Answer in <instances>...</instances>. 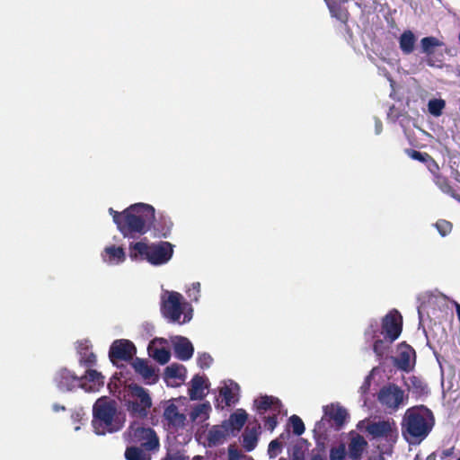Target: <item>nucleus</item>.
Wrapping results in <instances>:
<instances>
[{
	"label": "nucleus",
	"mask_w": 460,
	"mask_h": 460,
	"mask_svg": "<svg viewBox=\"0 0 460 460\" xmlns=\"http://www.w3.org/2000/svg\"><path fill=\"white\" fill-rule=\"evenodd\" d=\"M416 43V37L411 31H403L399 38V46L402 52L409 55L413 52Z\"/></svg>",
	"instance_id": "c85d7f7f"
},
{
	"label": "nucleus",
	"mask_w": 460,
	"mask_h": 460,
	"mask_svg": "<svg viewBox=\"0 0 460 460\" xmlns=\"http://www.w3.org/2000/svg\"><path fill=\"white\" fill-rule=\"evenodd\" d=\"M310 460H324L323 456L320 454L313 455Z\"/></svg>",
	"instance_id": "864d4df0"
},
{
	"label": "nucleus",
	"mask_w": 460,
	"mask_h": 460,
	"mask_svg": "<svg viewBox=\"0 0 460 460\" xmlns=\"http://www.w3.org/2000/svg\"><path fill=\"white\" fill-rule=\"evenodd\" d=\"M53 381L57 388L61 392H71L78 387H83V377H79L66 367L59 368L54 375Z\"/></svg>",
	"instance_id": "9b49d317"
},
{
	"label": "nucleus",
	"mask_w": 460,
	"mask_h": 460,
	"mask_svg": "<svg viewBox=\"0 0 460 460\" xmlns=\"http://www.w3.org/2000/svg\"><path fill=\"white\" fill-rule=\"evenodd\" d=\"M367 445V443L362 436L358 435L353 438L349 445V457L353 460H360Z\"/></svg>",
	"instance_id": "cd10ccee"
},
{
	"label": "nucleus",
	"mask_w": 460,
	"mask_h": 460,
	"mask_svg": "<svg viewBox=\"0 0 460 460\" xmlns=\"http://www.w3.org/2000/svg\"><path fill=\"white\" fill-rule=\"evenodd\" d=\"M88 369L85 372V375L83 377V380L85 379L88 382L93 384V388L94 390H99L101 387L104 385V376L101 372H98L95 369H91V367H87Z\"/></svg>",
	"instance_id": "473e14b6"
},
{
	"label": "nucleus",
	"mask_w": 460,
	"mask_h": 460,
	"mask_svg": "<svg viewBox=\"0 0 460 460\" xmlns=\"http://www.w3.org/2000/svg\"><path fill=\"white\" fill-rule=\"evenodd\" d=\"M454 447H450V448H447V449H444L442 452H441V458L442 459H445L447 457H449L451 456L453 454H454Z\"/></svg>",
	"instance_id": "3c124183"
},
{
	"label": "nucleus",
	"mask_w": 460,
	"mask_h": 460,
	"mask_svg": "<svg viewBox=\"0 0 460 460\" xmlns=\"http://www.w3.org/2000/svg\"><path fill=\"white\" fill-rule=\"evenodd\" d=\"M367 432L373 438H390L393 434V424L389 420H379L369 423Z\"/></svg>",
	"instance_id": "aec40b11"
},
{
	"label": "nucleus",
	"mask_w": 460,
	"mask_h": 460,
	"mask_svg": "<svg viewBox=\"0 0 460 460\" xmlns=\"http://www.w3.org/2000/svg\"><path fill=\"white\" fill-rule=\"evenodd\" d=\"M142 447H128L125 450L126 460H151L150 454L146 453Z\"/></svg>",
	"instance_id": "2f4dec72"
},
{
	"label": "nucleus",
	"mask_w": 460,
	"mask_h": 460,
	"mask_svg": "<svg viewBox=\"0 0 460 460\" xmlns=\"http://www.w3.org/2000/svg\"><path fill=\"white\" fill-rule=\"evenodd\" d=\"M102 258L105 261H109L110 263H119L125 261L126 255L122 247L111 245L104 249Z\"/></svg>",
	"instance_id": "bb28decb"
},
{
	"label": "nucleus",
	"mask_w": 460,
	"mask_h": 460,
	"mask_svg": "<svg viewBox=\"0 0 460 460\" xmlns=\"http://www.w3.org/2000/svg\"><path fill=\"white\" fill-rule=\"evenodd\" d=\"M408 390L416 396H421L428 394L427 385L418 376H412L409 377L406 383Z\"/></svg>",
	"instance_id": "7c9ffc66"
},
{
	"label": "nucleus",
	"mask_w": 460,
	"mask_h": 460,
	"mask_svg": "<svg viewBox=\"0 0 460 460\" xmlns=\"http://www.w3.org/2000/svg\"><path fill=\"white\" fill-rule=\"evenodd\" d=\"M91 348L92 345L88 340L77 342V352L80 356L79 362L86 367H93L97 361L96 355L91 351Z\"/></svg>",
	"instance_id": "6ab92c4d"
},
{
	"label": "nucleus",
	"mask_w": 460,
	"mask_h": 460,
	"mask_svg": "<svg viewBox=\"0 0 460 460\" xmlns=\"http://www.w3.org/2000/svg\"><path fill=\"white\" fill-rule=\"evenodd\" d=\"M248 414L243 409H238L230 414L228 420H224L228 431L233 435L239 432L247 421Z\"/></svg>",
	"instance_id": "a211bd4d"
},
{
	"label": "nucleus",
	"mask_w": 460,
	"mask_h": 460,
	"mask_svg": "<svg viewBox=\"0 0 460 460\" xmlns=\"http://www.w3.org/2000/svg\"><path fill=\"white\" fill-rule=\"evenodd\" d=\"M330 10V13L332 17H335L337 20L341 22L342 23H347L349 20V11L345 7V4L348 0H325Z\"/></svg>",
	"instance_id": "5701e85b"
},
{
	"label": "nucleus",
	"mask_w": 460,
	"mask_h": 460,
	"mask_svg": "<svg viewBox=\"0 0 460 460\" xmlns=\"http://www.w3.org/2000/svg\"><path fill=\"white\" fill-rule=\"evenodd\" d=\"M256 411L260 415H263L267 411H273L279 413L281 402L279 399L270 395H263L254 401Z\"/></svg>",
	"instance_id": "dca6fc26"
},
{
	"label": "nucleus",
	"mask_w": 460,
	"mask_h": 460,
	"mask_svg": "<svg viewBox=\"0 0 460 460\" xmlns=\"http://www.w3.org/2000/svg\"><path fill=\"white\" fill-rule=\"evenodd\" d=\"M163 418L169 429L177 430L185 425L186 416L179 411L174 403H170L164 408Z\"/></svg>",
	"instance_id": "4468645a"
},
{
	"label": "nucleus",
	"mask_w": 460,
	"mask_h": 460,
	"mask_svg": "<svg viewBox=\"0 0 460 460\" xmlns=\"http://www.w3.org/2000/svg\"><path fill=\"white\" fill-rule=\"evenodd\" d=\"M291 460H305V454L299 448H295L293 450Z\"/></svg>",
	"instance_id": "8fccbe9b"
},
{
	"label": "nucleus",
	"mask_w": 460,
	"mask_h": 460,
	"mask_svg": "<svg viewBox=\"0 0 460 460\" xmlns=\"http://www.w3.org/2000/svg\"><path fill=\"white\" fill-rule=\"evenodd\" d=\"M408 154L412 159L420 162H426L428 159L430 158L429 155H428L427 153H421L420 151L413 149H410L408 151Z\"/></svg>",
	"instance_id": "49530a36"
},
{
	"label": "nucleus",
	"mask_w": 460,
	"mask_h": 460,
	"mask_svg": "<svg viewBox=\"0 0 460 460\" xmlns=\"http://www.w3.org/2000/svg\"><path fill=\"white\" fill-rule=\"evenodd\" d=\"M125 436L129 443L140 444L146 451L155 450L160 446L155 431L149 427H144L137 421H133L129 425Z\"/></svg>",
	"instance_id": "423d86ee"
},
{
	"label": "nucleus",
	"mask_w": 460,
	"mask_h": 460,
	"mask_svg": "<svg viewBox=\"0 0 460 460\" xmlns=\"http://www.w3.org/2000/svg\"><path fill=\"white\" fill-rule=\"evenodd\" d=\"M435 226L442 236L447 235L453 228L452 223L445 219L438 220Z\"/></svg>",
	"instance_id": "58836bf2"
},
{
	"label": "nucleus",
	"mask_w": 460,
	"mask_h": 460,
	"mask_svg": "<svg viewBox=\"0 0 460 460\" xmlns=\"http://www.w3.org/2000/svg\"><path fill=\"white\" fill-rule=\"evenodd\" d=\"M136 352L137 349L132 341L124 339L116 340L110 347L109 357L111 361L115 359L129 361Z\"/></svg>",
	"instance_id": "f8f14e48"
},
{
	"label": "nucleus",
	"mask_w": 460,
	"mask_h": 460,
	"mask_svg": "<svg viewBox=\"0 0 460 460\" xmlns=\"http://www.w3.org/2000/svg\"><path fill=\"white\" fill-rule=\"evenodd\" d=\"M123 405L130 416L144 419L152 406V399L147 391L137 385L128 386L122 399Z\"/></svg>",
	"instance_id": "39448f33"
},
{
	"label": "nucleus",
	"mask_w": 460,
	"mask_h": 460,
	"mask_svg": "<svg viewBox=\"0 0 460 460\" xmlns=\"http://www.w3.org/2000/svg\"><path fill=\"white\" fill-rule=\"evenodd\" d=\"M279 413L274 412L273 415L264 418V427L270 431H273L278 424L277 415Z\"/></svg>",
	"instance_id": "c03bdc74"
},
{
	"label": "nucleus",
	"mask_w": 460,
	"mask_h": 460,
	"mask_svg": "<svg viewBox=\"0 0 460 460\" xmlns=\"http://www.w3.org/2000/svg\"><path fill=\"white\" fill-rule=\"evenodd\" d=\"M346 456V449L343 444L332 447L330 450V460H343Z\"/></svg>",
	"instance_id": "ea45409f"
},
{
	"label": "nucleus",
	"mask_w": 460,
	"mask_h": 460,
	"mask_svg": "<svg viewBox=\"0 0 460 460\" xmlns=\"http://www.w3.org/2000/svg\"><path fill=\"white\" fill-rule=\"evenodd\" d=\"M261 426L257 424L254 427H246L242 438H243V447L247 452L252 451L258 444L259 434H260Z\"/></svg>",
	"instance_id": "b1692460"
},
{
	"label": "nucleus",
	"mask_w": 460,
	"mask_h": 460,
	"mask_svg": "<svg viewBox=\"0 0 460 460\" xmlns=\"http://www.w3.org/2000/svg\"><path fill=\"white\" fill-rule=\"evenodd\" d=\"M426 460H436V454L435 453H431L430 455H429L427 456Z\"/></svg>",
	"instance_id": "5fc2aeb1"
},
{
	"label": "nucleus",
	"mask_w": 460,
	"mask_h": 460,
	"mask_svg": "<svg viewBox=\"0 0 460 460\" xmlns=\"http://www.w3.org/2000/svg\"><path fill=\"white\" fill-rule=\"evenodd\" d=\"M321 422L316 423V427L320 428Z\"/></svg>",
	"instance_id": "052dcab7"
},
{
	"label": "nucleus",
	"mask_w": 460,
	"mask_h": 460,
	"mask_svg": "<svg viewBox=\"0 0 460 460\" xmlns=\"http://www.w3.org/2000/svg\"><path fill=\"white\" fill-rule=\"evenodd\" d=\"M402 331V316L396 309L391 310L381 321L379 334L396 341Z\"/></svg>",
	"instance_id": "1a4fd4ad"
},
{
	"label": "nucleus",
	"mask_w": 460,
	"mask_h": 460,
	"mask_svg": "<svg viewBox=\"0 0 460 460\" xmlns=\"http://www.w3.org/2000/svg\"><path fill=\"white\" fill-rule=\"evenodd\" d=\"M445 106L446 102L443 99H432L428 103V110L431 115L439 117L443 113Z\"/></svg>",
	"instance_id": "f704fd0d"
},
{
	"label": "nucleus",
	"mask_w": 460,
	"mask_h": 460,
	"mask_svg": "<svg viewBox=\"0 0 460 460\" xmlns=\"http://www.w3.org/2000/svg\"><path fill=\"white\" fill-rule=\"evenodd\" d=\"M219 394L223 397L226 406H230L232 403H234L237 401L234 399L232 388L227 385H225L220 389Z\"/></svg>",
	"instance_id": "4c0bfd02"
},
{
	"label": "nucleus",
	"mask_w": 460,
	"mask_h": 460,
	"mask_svg": "<svg viewBox=\"0 0 460 460\" xmlns=\"http://www.w3.org/2000/svg\"><path fill=\"white\" fill-rule=\"evenodd\" d=\"M164 377L166 379L168 378H181V367L177 364H172L171 366H168L164 369Z\"/></svg>",
	"instance_id": "a19ab883"
},
{
	"label": "nucleus",
	"mask_w": 460,
	"mask_h": 460,
	"mask_svg": "<svg viewBox=\"0 0 460 460\" xmlns=\"http://www.w3.org/2000/svg\"><path fill=\"white\" fill-rule=\"evenodd\" d=\"M226 426L222 422L220 425H214L208 430L207 435V442L208 447H217L225 442L229 436Z\"/></svg>",
	"instance_id": "412c9836"
},
{
	"label": "nucleus",
	"mask_w": 460,
	"mask_h": 460,
	"mask_svg": "<svg viewBox=\"0 0 460 460\" xmlns=\"http://www.w3.org/2000/svg\"><path fill=\"white\" fill-rule=\"evenodd\" d=\"M153 358L161 365L166 364L171 358V353L164 348L156 349Z\"/></svg>",
	"instance_id": "e433bc0d"
},
{
	"label": "nucleus",
	"mask_w": 460,
	"mask_h": 460,
	"mask_svg": "<svg viewBox=\"0 0 460 460\" xmlns=\"http://www.w3.org/2000/svg\"><path fill=\"white\" fill-rule=\"evenodd\" d=\"M289 422L292 427V431L296 436H301L305 432V424L299 416L292 415L289 418Z\"/></svg>",
	"instance_id": "c9c22d12"
},
{
	"label": "nucleus",
	"mask_w": 460,
	"mask_h": 460,
	"mask_svg": "<svg viewBox=\"0 0 460 460\" xmlns=\"http://www.w3.org/2000/svg\"><path fill=\"white\" fill-rule=\"evenodd\" d=\"M379 402L386 408L397 410L404 399V392L395 384L383 386L377 395Z\"/></svg>",
	"instance_id": "9d476101"
},
{
	"label": "nucleus",
	"mask_w": 460,
	"mask_h": 460,
	"mask_svg": "<svg viewBox=\"0 0 460 460\" xmlns=\"http://www.w3.org/2000/svg\"><path fill=\"white\" fill-rule=\"evenodd\" d=\"M53 410H54L55 411H65V410H66V408H65V406H63V405L54 404V405H53Z\"/></svg>",
	"instance_id": "603ef678"
},
{
	"label": "nucleus",
	"mask_w": 460,
	"mask_h": 460,
	"mask_svg": "<svg viewBox=\"0 0 460 460\" xmlns=\"http://www.w3.org/2000/svg\"><path fill=\"white\" fill-rule=\"evenodd\" d=\"M126 415L118 408L115 400L101 397L93 406L92 426L97 435L119 431L125 424Z\"/></svg>",
	"instance_id": "f03ea898"
},
{
	"label": "nucleus",
	"mask_w": 460,
	"mask_h": 460,
	"mask_svg": "<svg viewBox=\"0 0 460 460\" xmlns=\"http://www.w3.org/2000/svg\"><path fill=\"white\" fill-rule=\"evenodd\" d=\"M213 362V358L208 353H202L198 358V365L201 368H208Z\"/></svg>",
	"instance_id": "37998d69"
},
{
	"label": "nucleus",
	"mask_w": 460,
	"mask_h": 460,
	"mask_svg": "<svg viewBox=\"0 0 460 460\" xmlns=\"http://www.w3.org/2000/svg\"><path fill=\"white\" fill-rule=\"evenodd\" d=\"M444 43L440 41L438 39L433 36L425 37L420 40V46L422 52L426 55L425 62L429 66L435 67L440 66V65L437 64L434 59V49L436 47H441Z\"/></svg>",
	"instance_id": "2eb2a0df"
},
{
	"label": "nucleus",
	"mask_w": 460,
	"mask_h": 460,
	"mask_svg": "<svg viewBox=\"0 0 460 460\" xmlns=\"http://www.w3.org/2000/svg\"><path fill=\"white\" fill-rule=\"evenodd\" d=\"M190 320V317H188L187 314L184 315V318H183V322L182 323H187Z\"/></svg>",
	"instance_id": "6e6d98bb"
},
{
	"label": "nucleus",
	"mask_w": 460,
	"mask_h": 460,
	"mask_svg": "<svg viewBox=\"0 0 460 460\" xmlns=\"http://www.w3.org/2000/svg\"><path fill=\"white\" fill-rule=\"evenodd\" d=\"M435 426V416L424 405L408 408L402 417L401 427L404 439L411 445L420 444Z\"/></svg>",
	"instance_id": "f257e3e1"
},
{
	"label": "nucleus",
	"mask_w": 460,
	"mask_h": 460,
	"mask_svg": "<svg viewBox=\"0 0 460 460\" xmlns=\"http://www.w3.org/2000/svg\"><path fill=\"white\" fill-rule=\"evenodd\" d=\"M243 456L238 449L233 447H228V460H241Z\"/></svg>",
	"instance_id": "de8ad7c7"
},
{
	"label": "nucleus",
	"mask_w": 460,
	"mask_h": 460,
	"mask_svg": "<svg viewBox=\"0 0 460 460\" xmlns=\"http://www.w3.org/2000/svg\"><path fill=\"white\" fill-rule=\"evenodd\" d=\"M207 378L204 376L195 375L190 381V387L189 388V395L191 400H201L204 398V389Z\"/></svg>",
	"instance_id": "393cba45"
},
{
	"label": "nucleus",
	"mask_w": 460,
	"mask_h": 460,
	"mask_svg": "<svg viewBox=\"0 0 460 460\" xmlns=\"http://www.w3.org/2000/svg\"><path fill=\"white\" fill-rule=\"evenodd\" d=\"M193 460H201V457H199V456H196V457H194V459H193Z\"/></svg>",
	"instance_id": "13d9d810"
},
{
	"label": "nucleus",
	"mask_w": 460,
	"mask_h": 460,
	"mask_svg": "<svg viewBox=\"0 0 460 460\" xmlns=\"http://www.w3.org/2000/svg\"><path fill=\"white\" fill-rule=\"evenodd\" d=\"M200 292V283L194 282L191 284V288L188 289L187 293L189 297L193 301H198Z\"/></svg>",
	"instance_id": "a18cd8bd"
},
{
	"label": "nucleus",
	"mask_w": 460,
	"mask_h": 460,
	"mask_svg": "<svg viewBox=\"0 0 460 460\" xmlns=\"http://www.w3.org/2000/svg\"><path fill=\"white\" fill-rule=\"evenodd\" d=\"M381 128H382V125H381V124H380V125H378V126H376V132H377V133H379V132H380Z\"/></svg>",
	"instance_id": "4d7b16f0"
},
{
	"label": "nucleus",
	"mask_w": 460,
	"mask_h": 460,
	"mask_svg": "<svg viewBox=\"0 0 460 460\" xmlns=\"http://www.w3.org/2000/svg\"><path fill=\"white\" fill-rule=\"evenodd\" d=\"M173 351L175 357L182 361L189 360L194 352L192 343L186 337L179 336L173 343Z\"/></svg>",
	"instance_id": "f3484780"
},
{
	"label": "nucleus",
	"mask_w": 460,
	"mask_h": 460,
	"mask_svg": "<svg viewBox=\"0 0 460 460\" xmlns=\"http://www.w3.org/2000/svg\"><path fill=\"white\" fill-rule=\"evenodd\" d=\"M122 222L119 223V231L124 237H135L147 233L155 227V210L146 203H136L123 210Z\"/></svg>",
	"instance_id": "7ed1b4c3"
},
{
	"label": "nucleus",
	"mask_w": 460,
	"mask_h": 460,
	"mask_svg": "<svg viewBox=\"0 0 460 460\" xmlns=\"http://www.w3.org/2000/svg\"><path fill=\"white\" fill-rule=\"evenodd\" d=\"M163 236L166 237L167 234L165 232L162 233Z\"/></svg>",
	"instance_id": "bf43d9fd"
},
{
	"label": "nucleus",
	"mask_w": 460,
	"mask_h": 460,
	"mask_svg": "<svg viewBox=\"0 0 460 460\" xmlns=\"http://www.w3.org/2000/svg\"><path fill=\"white\" fill-rule=\"evenodd\" d=\"M211 406L208 402L195 406L190 411V419L195 421L197 420H206L209 417Z\"/></svg>",
	"instance_id": "72a5a7b5"
},
{
	"label": "nucleus",
	"mask_w": 460,
	"mask_h": 460,
	"mask_svg": "<svg viewBox=\"0 0 460 460\" xmlns=\"http://www.w3.org/2000/svg\"><path fill=\"white\" fill-rule=\"evenodd\" d=\"M282 444L278 440L274 439L270 442L268 447V455L270 458H275L281 452Z\"/></svg>",
	"instance_id": "79ce46f5"
},
{
	"label": "nucleus",
	"mask_w": 460,
	"mask_h": 460,
	"mask_svg": "<svg viewBox=\"0 0 460 460\" xmlns=\"http://www.w3.org/2000/svg\"><path fill=\"white\" fill-rule=\"evenodd\" d=\"M434 182L442 192L451 196L453 199L460 202V194H458L451 186L447 177L437 174L435 175Z\"/></svg>",
	"instance_id": "c756f323"
},
{
	"label": "nucleus",
	"mask_w": 460,
	"mask_h": 460,
	"mask_svg": "<svg viewBox=\"0 0 460 460\" xmlns=\"http://www.w3.org/2000/svg\"><path fill=\"white\" fill-rule=\"evenodd\" d=\"M419 456H417L414 460H418Z\"/></svg>",
	"instance_id": "e2e57ef3"
},
{
	"label": "nucleus",
	"mask_w": 460,
	"mask_h": 460,
	"mask_svg": "<svg viewBox=\"0 0 460 460\" xmlns=\"http://www.w3.org/2000/svg\"><path fill=\"white\" fill-rule=\"evenodd\" d=\"M324 416L332 420L338 427H341L348 416L347 411L339 405L331 404L323 408Z\"/></svg>",
	"instance_id": "a878e982"
},
{
	"label": "nucleus",
	"mask_w": 460,
	"mask_h": 460,
	"mask_svg": "<svg viewBox=\"0 0 460 460\" xmlns=\"http://www.w3.org/2000/svg\"><path fill=\"white\" fill-rule=\"evenodd\" d=\"M415 350L405 342L398 345V356L394 358V365L397 368L409 372L413 368L415 363Z\"/></svg>",
	"instance_id": "ddd939ff"
},
{
	"label": "nucleus",
	"mask_w": 460,
	"mask_h": 460,
	"mask_svg": "<svg viewBox=\"0 0 460 460\" xmlns=\"http://www.w3.org/2000/svg\"><path fill=\"white\" fill-rule=\"evenodd\" d=\"M173 254V245L166 241L146 243L143 241L130 243L129 257L132 261L146 260L158 266L168 262Z\"/></svg>",
	"instance_id": "20e7f679"
},
{
	"label": "nucleus",
	"mask_w": 460,
	"mask_h": 460,
	"mask_svg": "<svg viewBox=\"0 0 460 460\" xmlns=\"http://www.w3.org/2000/svg\"><path fill=\"white\" fill-rule=\"evenodd\" d=\"M366 336L374 340L373 351L378 361L387 358L391 352L392 344L394 341L391 338L379 334V325L376 321L372 322L365 332Z\"/></svg>",
	"instance_id": "0eeeda50"
},
{
	"label": "nucleus",
	"mask_w": 460,
	"mask_h": 460,
	"mask_svg": "<svg viewBox=\"0 0 460 460\" xmlns=\"http://www.w3.org/2000/svg\"><path fill=\"white\" fill-rule=\"evenodd\" d=\"M457 460H460V457Z\"/></svg>",
	"instance_id": "0e129e2a"
},
{
	"label": "nucleus",
	"mask_w": 460,
	"mask_h": 460,
	"mask_svg": "<svg viewBox=\"0 0 460 460\" xmlns=\"http://www.w3.org/2000/svg\"><path fill=\"white\" fill-rule=\"evenodd\" d=\"M109 213H110V215L112 216L113 221L116 224L117 227L119 228V223L122 222V219L124 217H123V211L122 212H118V211L114 210L112 208H109Z\"/></svg>",
	"instance_id": "09e8293b"
},
{
	"label": "nucleus",
	"mask_w": 460,
	"mask_h": 460,
	"mask_svg": "<svg viewBox=\"0 0 460 460\" xmlns=\"http://www.w3.org/2000/svg\"><path fill=\"white\" fill-rule=\"evenodd\" d=\"M167 298L162 297L161 313L172 323L180 321L183 313L182 296L176 291H166Z\"/></svg>",
	"instance_id": "6e6552de"
},
{
	"label": "nucleus",
	"mask_w": 460,
	"mask_h": 460,
	"mask_svg": "<svg viewBox=\"0 0 460 460\" xmlns=\"http://www.w3.org/2000/svg\"><path fill=\"white\" fill-rule=\"evenodd\" d=\"M135 371L139 374L148 384H155L158 381V376L148 362L142 358H136L132 364Z\"/></svg>",
	"instance_id": "4be33fe9"
},
{
	"label": "nucleus",
	"mask_w": 460,
	"mask_h": 460,
	"mask_svg": "<svg viewBox=\"0 0 460 460\" xmlns=\"http://www.w3.org/2000/svg\"><path fill=\"white\" fill-rule=\"evenodd\" d=\"M279 460H287V459L284 457H280Z\"/></svg>",
	"instance_id": "680f3d73"
}]
</instances>
